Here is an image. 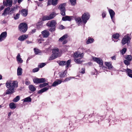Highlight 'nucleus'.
I'll return each instance as SVG.
<instances>
[{
	"label": "nucleus",
	"mask_w": 132,
	"mask_h": 132,
	"mask_svg": "<svg viewBox=\"0 0 132 132\" xmlns=\"http://www.w3.org/2000/svg\"><path fill=\"white\" fill-rule=\"evenodd\" d=\"M18 82L16 81H9L6 82V86L7 88L6 94H11L15 92V88L18 87Z\"/></svg>",
	"instance_id": "f257e3e1"
},
{
	"label": "nucleus",
	"mask_w": 132,
	"mask_h": 132,
	"mask_svg": "<svg viewBox=\"0 0 132 132\" xmlns=\"http://www.w3.org/2000/svg\"><path fill=\"white\" fill-rule=\"evenodd\" d=\"M28 28L27 24L24 23H21L19 26V30L21 32L24 33L27 30Z\"/></svg>",
	"instance_id": "f03ea898"
},
{
	"label": "nucleus",
	"mask_w": 132,
	"mask_h": 132,
	"mask_svg": "<svg viewBox=\"0 0 132 132\" xmlns=\"http://www.w3.org/2000/svg\"><path fill=\"white\" fill-rule=\"evenodd\" d=\"M66 5V3H63L61 4L58 7V9L60 10L61 14L63 16H64L65 15V6Z\"/></svg>",
	"instance_id": "7ed1b4c3"
},
{
	"label": "nucleus",
	"mask_w": 132,
	"mask_h": 132,
	"mask_svg": "<svg viewBox=\"0 0 132 132\" xmlns=\"http://www.w3.org/2000/svg\"><path fill=\"white\" fill-rule=\"evenodd\" d=\"M71 61V60H68L67 62L65 61H57V62L60 65L63 66L65 65L66 68L68 69L69 67H70L71 66L70 65Z\"/></svg>",
	"instance_id": "20e7f679"
},
{
	"label": "nucleus",
	"mask_w": 132,
	"mask_h": 132,
	"mask_svg": "<svg viewBox=\"0 0 132 132\" xmlns=\"http://www.w3.org/2000/svg\"><path fill=\"white\" fill-rule=\"evenodd\" d=\"M52 57L57 58L60 57L61 55V52L59 51V49L57 48H55L52 50Z\"/></svg>",
	"instance_id": "39448f33"
},
{
	"label": "nucleus",
	"mask_w": 132,
	"mask_h": 132,
	"mask_svg": "<svg viewBox=\"0 0 132 132\" xmlns=\"http://www.w3.org/2000/svg\"><path fill=\"white\" fill-rule=\"evenodd\" d=\"M90 17V15L89 13L86 12L84 13L81 16L82 22L85 24L89 19Z\"/></svg>",
	"instance_id": "423d86ee"
},
{
	"label": "nucleus",
	"mask_w": 132,
	"mask_h": 132,
	"mask_svg": "<svg viewBox=\"0 0 132 132\" xmlns=\"http://www.w3.org/2000/svg\"><path fill=\"white\" fill-rule=\"evenodd\" d=\"M130 38L129 37L128 35H127L124 36L123 38L121 43L122 44L124 45L126 43L128 44L130 40Z\"/></svg>",
	"instance_id": "0eeeda50"
},
{
	"label": "nucleus",
	"mask_w": 132,
	"mask_h": 132,
	"mask_svg": "<svg viewBox=\"0 0 132 132\" xmlns=\"http://www.w3.org/2000/svg\"><path fill=\"white\" fill-rule=\"evenodd\" d=\"M13 1L11 0H4L3 2V4L4 6L8 7H10L12 5Z\"/></svg>",
	"instance_id": "6e6552de"
},
{
	"label": "nucleus",
	"mask_w": 132,
	"mask_h": 132,
	"mask_svg": "<svg viewBox=\"0 0 132 132\" xmlns=\"http://www.w3.org/2000/svg\"><path fill=\"white\" fill-rule=\"evenodd\" d=\"M56 14L53 13L50 14L49 16H44L43 18V20H49L54 18L56 15Z\"/></svg>",
	"instance_id": "1a4fd4ad"
},
{
	"label": "nucleus",
	"mask_w": 132,
	"mask_h": 132,
	"mask_svg": "<svg viewBox=\"0 0 132 132\" xmlns=\"http://www.w3.org/2000/svg\"><path fill=\"white\" fill-rule=\"evenodd\" d=\"M67 37V35H64L59 39V41L60 42H63L62 44H65L67 42V41L65 40Z\"/></svg>",
	"instance_id": "9d476101"
},
{
	"label": "nucleus",
	"mask_w": 132,
	"mask_h": 132,
	"mask_svg": "<svg viewBox=\"0 0 132 132\" xmlns=\"http://www.w3.org/2000/svg\"><path fill=\"white\" fill-rule=\"evenodd\" d=\"M7 36V33L6 31L2 32L0 35V42L4 40L6 38Z\"/></svg>",
	"instance_id": "9b49d317"
},
{
	"label": "nucleus",
	"mask_w": 132,
	"mask_h": 132,
	"mask_svg": "<svg viewBox=\"0 0 132 132\" xmlns=\"http://www.w3.org/2000/svg\"><path fill=\"white\" fill-rule=\"evenodd\" d=\"M93 60L100 65H103V61L101 58H93Z\"/></svg>",
	"instance_id": "f8f14e48"
},
{
	"label": "nucleus",
	"mask_w": 132,
	"mask_h": 132,
	"mask_svg": "<svg viewBox=\"0 0 132 132\" xmlns=\"http://www.w3.org/2000/svg\"><path fill=\"white\" fill-rule=\"evenodd\" d=\"M58 0H48V5L52 4V5L55 6L57 4Z\"/></svg>",
	"instance_id": "ddd939ff"
},
{
	"label": "nucleus",
	"mask_w": 132,
	"mask_h": 132,
	"mask_svg": "<svg viewBox=\"0 0 132 132\" xmlns=\"http://www.w3.org/2000/svg\"><path fill=\"white\" fill-rule=\"evenodd\" d=\"M42 34L44 37L47 38L50 35V33L47 30H45L42 32Z\"/></svg>",
	"instance_id": "4468645a"
},
{
	"label": "nucleus",
	"mask_w": 132,
	"mask_h": 132,
	"mask_svg": "<svg viewBox=\"0 0 132 132\" xmlns=\"http://www.w3.org/2000/svg\"><path fill=\"white\" fill-rule=\"evenodd\" d=\"M73 54V57L75 58L82 57H83L84 55V54L83 53H80L77 52L74 53Z\"/></svg>",
	"instance_id": "2eb2a0df"
},
{
	"label": "nucleus",
	"mask_w": 132,
	"mask_h": 132,
	"mask_svg": "<svg viewBox=\"0 0 132 132\" xmlns=\"http://www.w3.org/2000/svg\"><path fill=\"white\" fill-rule=\"evenodd\" d=\"M56 24V21L55 20H53L50 22L47 23L46 25L47 26L50 27H54L55 26Z\"/></svg>",
	"instance_id": "dca6fc26"
},
{
	"label": "nucleus",
	"mask_w": 132,
	"mask_h": 132,
	"mask_svg": "<svg viewBox=\"0 0 132 132\" xmlns=\"http://www.w3.org/2000/svg\"><path fill=\"white\" fill-rule=\"evenodd\" d=\"M28 35H24L20 36L18 38L19 40L22 41L27 39L28 37Z\"/></svg>",
	"instance_id": "f3484780"
},
{
	"label": "nucleus",
	"mask_w": 132,
	"mask_h": 132,
	"mask_svg": "<svg viewBox=\"0 0 132 132\" xmlns=\"http://www.w3.org/2000/svg\"><path fill=\"white\" fill-rule=\"evenodd\" d=\"M105 65L107 66L109 69L110 70L113 67L111 63L110 62H106L105 63Z\"/></svg>",
	"instance_id": "a211bd4d"
},
{
	"label": "nucleus",
	"mask_w": 132,
	"mask_h": 132,
	"mask_svg": "<svg viewBox=\"0 0 132 132\" xmlns=\"http://www.w3.org/2000/svg\"><path fill=\"white\" fill-rule=\"evenodd\" d=\"M10 10V7H8L5 9L4 10L3 13L2 14V15L6 16L7 14H9V11Z\"/></svg>",
	"instance_id": "6ab92c4d"
},
{
	"label": "nucleus",
	"mask_w": 132,
	"mask_h": 132,
	"mask_svg": "<svg viewBox=\"0 0 132 132\" xmlns=\"http://www.w3.org/2000/svg\"><path fill=\"white\" fill-rule=\"evenodd\" d=\"M109 13L111 19L114 22L113 18L114 17L115 15L114 12L111 9L109 10Z\"/></svg>",
	"instance_id": "aec40b11"
},
{
	"label": "nucleus",
	"mask_w": 132,
	"mask_h": 132,
	"mask_svg": "<svg viewBox=\"0 0 132 132\" xmlns=\"http://www.w3.org/2000/svg\"><path fill=\"white\" fill-rule=\"evenodd\" d=\"M72 18L73 17L72 16H67L65 17H63L62 20L64 21H70L72 20Z\"/></svg>",
	"instance_id": "412c9836"
},
{
	"label": "nucleus",
	"mask_w": 132,
	"mask_h": 132,
	"mask_svg": "<svg viewBox=\"0 0 132 132\" xmlns=\"http://www.w3.org/2000/svg\"><path fill=\"white\" fill-rule=\"evenodd\" d=\"M62 82V80H60L59 79L57 80L56 81L54 82L52 86L54 87L56 86L57 85L61 84Z\"/></svg>",
	"instance_id": "4be33fe9"
},
{
	"label": "nucleus",
	"mask_w": 132,
	"mask_h": 132,
	"mask_svg": "<svg viewBox=\"0 0 132 132\" xmlns=\"http://www.w3.org/2000/svg\"><path fill=\"white\" fill-rule=\"evenodd\" d=\"M22 69L20 67H18L17 70V75L18 76L22 75Z\"/></svg>",
	"instance_id": "5701e85b"
},
{
	"label": "nucleus",
	"mask_w": 132,
	"mask_h": 132,
	"mask_svg": "<svg viewBox=\"0 0 132 132\" xmlns=\"http://www.w3.org/2000/svg\"><path fill=\"white\" fill-rule=\"evenodd\" d=\"M67 71L66 70L64 71V72H61L59 73V74L60 77L61 78H63L66 75L67 73Z\"/></svg>",
	"instance_id": "b1692460"
},
{
	"label": "nucleus",
	"mask_w": 132,
	"mask_h": 132,
	"mask_svg": "<svg viewBox=\"0 0 132 132\" xmlns=\"http://www.w3.org/2000/svg\"><path fill=\"white\" fill-rule=\"evenodd\" d=\"M21 15L24 16H26L28 14L27 11L24 9H22L21 11Z\"/></svg>",
	"instance_id": "393cba45"
},
{
	"label": "nucleus",
	"mask_w": 132,
	"mask_h": 132,
	"mask_svg": "<svg viewBox=\"0 0 132 132\" xmlns=\"http://www.w3.org/2000/svg\"><path fill=\"white\" fill-rule=\"evenodd\" d=\"M127 59V58H126ZM132 60V58H127V59L124 61V62L125 64L127 65H128L130 64V61Z\"/></svg>",
	"instance_id": "a878e982"
},
{
	"label": "nucleus",
	"mask_w": 132,
	"mask_h": 132,
	"mask_svg": "<svg viewBox=\"0 0 132 132\" xmlns=\"http://www.w3.org/2000/svg\"><path fill=\"white\" fill-rule=\"evenodd\" d=\"M75 20L77 22V24L79 25L80 24H81L82 22L81 19L80 17L76 18H75Z\"/></svg>",
	"instance_id": "bb28decb"
},
{
	"label": "nucleus",
	"mask_w": 132,
	"mask_h": 132,
	"mask_svg": "<svg viewBox=\"0 0 132 132\" xmlns=\"http://www.w3.org/2000/svg\"><path fill=\"white\" fill-rule=\"evenodd\" d=\"M9 106L10 108L12 109H14L16 107L15 104L13 102L10 103L9 104Z\"/></svg>",
	"instance_id": "cd10ccee"
},
{
	"label": "nucleus",
	"mask_w": 132,
	"mask_h": 132,
	"mask_svg": "<svg viewBox=\"0 0 132 132\" xmlns=\"http://www.w3.org/2000/svg\"><path fill=\"white\" fill-rule=\"evenodd\" d=\"M29 88L30 90L32 91H34L36 90V88L32 85H30L29 86Z\"/></svg>",
	"instance_id": "c85d7f7f"
},
{
	"label": "nucleus",
	"mask_w": 132,
	"mask_h": 132,
	"mask_svg": "<svg viewBox=\"0 0 132 132\" xmlns=\"http://www.w3.org/2000/svg\"><path fill=\"white\" fill-rule=\"evenodd\" d=\"M42 35H39L38 38V42L39 43H41L44 40V39L43 38L41 37Z\"/></svg>",
	"instance_id": "c756f323"
},
{
	"label": "nucleus",
	"mask_w": 132,
	"mask_h": 132,
	"mask_svg": "<svg viewBox=\"0 0 132 132\" xmlns=\"http://www.w3.org/2000/svg\"><path fill=\"white\" fill-rule=\"evenodd\" d=\"M48 85V83L44 82L43 84H40L39 86L40 88H42Z\"/></svg>",
	"instance_id": "7c9ffc66"
},
{
	"label": "nucleus",
	"mask_w": 132,
	"mask_h": 132,
	"mask_svg": "<svg viewBox=\"0 0 132 132\" xmlns=\"http://www.w3.org/2000/svg\"><path fill=\"white\" fill-rule=\"evenodd\" d=\"M20 99V96H17L13 99V101L14 102H16L18 101Z\"/></svg>",
	"instance_id": "2f4dec72"
},
{
	"label": "nucleus",
	"mask_w": 132,
	"mask_h": 132,
	"mask_svg": "<svg viewBox=\"0 0 132 132\" xmlns=\"http://www.w3.org/2000/svg\"><path fill=\"white\" fill-rule=\"evenodd\" d=\"M81 58H76L75 61L76 62L78 63H80L82 62V61L81 59Z\"/></svg>",
	"instance_id": "473e14b6"
},
{
	"label": "nucleus",
	"mask_w": 132,
	"mask_h": 132,
	"mask_svg": "<svg viewBox=\"0 0 132 132\" xmlns=\"http://www.w3.org/2000/svg\"><path fill=\"white\" fill-rule=\"evenodd\" d=\"M94 41V39L93 38H89L88 39L87 41L86 42L87 44H88L90 43H91Z\"/></svg>",
	"instance_id": "72a5a7b5"
},
{
	"label": "nucleus",
	"mask_w": 132,
	"mask_h": 132,
	"mask_svg": "<svg viewBox=\"0 0 132 132\" xmlns=\"http://www.w3.org/2000/svg\"><path fill=\"white\" fill-rule=\"evenodd\" d=\"M24 102H30L31 101V98L29 97H28L27 98H25L24 100Z\"/></svg>",
	"instance_id": "f704fd0d"
},
{
	"label": "nucleus",
	"mask_w": 132,
	"mask_h": 132,
	"mask_svg": "<svg viewBox=\"0 0 132 132\" xmlns=\"http://www.w3.org/2000/svg\"><path fill=\"white\" fill-rule=\"evenodd\" d=\"M39 83L44 82L46 81L45 78H39Z\"/></svg>",
	"instance_id": "c9c22d12"
},
{
	"label": "nucleus",
	"mask_w": 132,
	"mask_h": 132,
	"mask_svg": "<svg viewBox=\"0 0 132 132\" xmlns=\"http://www.w3.org/2000/svg\"><path fill=\"white\" fill-rule=\"evenodd\" d=\"M51 87V86H48L47 87H45L43 88H42V92H46L47 90H48L49 88L50 87Z\"/></svg>",
	"instance_id": "e433bc0d"
},
{
	"label": "nucleus",
	"mask_w": 132,
	"mask_h": 132,
	"mask_svg": "<svg viewBox=\"0 0 132 132\" xmlns=\"http://www.w3.org/2000/svg\"><path fill=\"white\" fill-rule=\"evenodd\" d=\"M46 65L45 63H42L39 64L38 66V67L39 68H41L44 67Z\"/></svg>",
	"instance_id": "4c0bfd02"
},
{
	"label": "nucleus",
	"mask_w": 132,
	"mask_h": 132,
	"mask_svg": "<svg viewBox=\"0 0 132 132\" xmlns=\"http://www.w3.org/2000/svg\"><path fill=\"white\" fill-rule=\"evenodd\" d=\"M34 51L35 54H38L39 53H40L41 52L38 49L36 48H34Z\"/></svg>",
	"instance_id": "58836bf2"
},
{
	"label": "nucleus",
	"mask_w": 132,
	"mask_h": 132,
	"mask_svg": "<svg viewBox=\"0 0 132 132\" xmlns=\"http://www.w3.org/2000/svg\"><path fill=\"white\" fill-rule=\"evenodd\" d=\"M39 78H36L34 79H33V81L35 83L38 84L39 83Z\"/></svg>",
	"instance_id": "ea45409f"
},
{
	"label": "nucleus",
	"mask_w": 132,
	"mask_h": 132,
	"mask_svg": "<svg viewBox=\"0 0 132 132\" xmlns=\"http://www.w3.org/2000/svg\"><path fill=\"white\" fill-rule=\"evenodd\" d=\"M119 37V35L118 34H113V38L117 39Z\"/></svg>",
	"instance_id": "a19ab883"
},
{
	"label": "nucleus",
	"mask_w": 132,
	"mask_h": 132,
	"mask_svg": "<svg viewBox=\"0 0 132 132\" xmlns=\"http://www.w3.org/2000/svg\"><path fill=\"white\" fill-rule=\"evenodd\" d=\"M71 5H75L76 2V0H70Z\"/></svg>",
	"instance_id": "79ce46f5"
},
{
	"label": "nucleus",
	"mask_w": 132,
	"mask_h": 132,
	"mask_svg": "<svg viewBox=\"0 0 132 132\" xmlns=\"http://www.w3.org/2000/svg\"><path fill=\"white\" fill-rule=\"evenodd\" d=\"M126 70L127 74L132 73V70L130 69L127 68Z\"/></svg>",
	"instance_id": "37998d69"
},
{
	"label": "nucleus",
	"mask_w": 132,
	"mask_h": 132,
	"mask_svg": "<svg viewBox=\"0 0 132 132\" xmlns=\"http://www.w3.org/2000/svg\"><path fill=\"white\" fill-rule=\"evenodd\" d=\"M126 48H124L121 51V53L122 54H124L126 52Z\"/></svg>",
	"instance_id": "c03bdc74"
},
{
	"label": "nucleus",
	"mask_w": 132,
	"mask_h": 132,
	"mask_svg": "<svg viewBox=\"0 0 132 132\" xmlns=\"http://www.w3.org/2000/svg\"><path fill=\"white\" fill-rule=\"evenodd\" d=\"M17 9V8L16 7H14L11 9V10L10 11V12L12 13L13 11H16Z\"/></svg>",
	"instance_id": "a18cd8bd"
},
{
	"label": "nucleus",
	"mask_w": 132,
	"mask_h": 132,
	"mask_svg": "<svg viewBox=\"0 0 132 132\" xmlns=\"http://www.w3.org/2000/svg\"><path fill=\"white\" fill-rule=\"evenodd\" d=\"M20 14L17 13L16 15L14 16V18L15 20L18 19L19 17Z\"/></svg>",
	"instance_id": "49530a36"
},
{
	"label": "nucleus",
	"mask_w": 132,
	"mask_h": 132,
	"mask_svg": "<svg viewBox=\"0 0 132 132\" xmlns=\"http://www.w3.org/2000/svg\"><path fill=\"white\" fill-rule=\"evenodd\" d=\"M39 70V68H35L33 69L32 70V71L33 72H36L38 71Z\"/></svg>",
	"instance_id": "de8ad7c7"
},
{
	"label": "nucleus",
	"mask_w": 132,
	"mask_h": 132,
	"mask_svg": "<svg viewBox=\"0 0 132 132\" xmlns=\"http://www.w3.org/2000/svg\"><path fill=\"white\" fill-rule=\"evenodd\" d=\"M80 72L82 73H84L85 72V69L84 68H82L81 70L80 71Z\"/></svg>",
	"instance_id": "09e8293b"
},
{
	"label": "nucleus",
	"mask_w": 132,
	"mask_h": 132,
	"mask_svg": "<svg viewBox=\"0 0 132 132\" xmlns=\"http://www.w3.org/2000/svg\"><path fill=\"white\" fill-rule=\"evenodd\" d=\"M17 60L18 63H22L23 62L22 58H17Z\"/></svg>",
	"instance_id": "8fccbe9b"
},
{
	"label": "nucleus",
	"mask_w": 132,
	"mask_h": 132,
	"mask_svg": "<svg viewBox=\"0 0 132 132\" xmlns=\"http://www.w3.org/2000/svg\"><path fill=\"white\" fill-rule=\"evenodd\" d=\"M102 15L103 18H104L105 16L106 15V13L105 12H103L102 13Z\"/></svg>",
	"instance_id": "3c124183"
},
{
	"label": "nucleus",
	"mask_w": 132,
	"mask_h": 132,
	"mask_svg": "<svg viewBox=\"0 0 132 132\" xmlns=\"http://www.w3.org/2000/svg\"><path fill=\"white\" fill-rule=\"evenodd\" d=\"M59 28L61 29H62L64 28V27L62 25H61L59 27Z\"/></svg>",
	"instance_id": "603ef678"
},
{
	"label": "nucleus",
	"mask_w": 132,
	"mask_h": 132,
	"mask_svg": "<svg viewBox=\"0 0 132 132\" xmlns=\"http://www.w3.org/2000/svg\"><path fill=\"white\" fill-rule=\"evenodd\" d=\"M102 69L104 70H105L106 71H107V68L104 66H103L102 67Z\"/></svg>",
	"instance_id": "864d4df0"
},
{
	"label": "nucleus",
	"mask_w": 132,
	"mask_h": 132,
	"mask_svg": "<svg viewBox=\"0 0 132 132\" xmlns=\"http://www.w3.org/2000/svg\"><path fill=\"white\" fill-rule=\"evenodd\" d=\"M30 84V83L29 81H27L25 82V84L27 85H28Z\"/></svg>",
	"instance_id": "5fc2aeb1"
},
{
	"label": "nucleus",
	"mask_w": 132,
	"mask_h": 132,
	"mask_svg": "<svg viewBox=\"0 0 132 132\" xmlns=\"http://www.w3.org/2000/svg\"><path fill=\"white\" fill-rule=\"evenodd\" d=\"M69 80L68 78H66L65 79L63 80V82H65L66 81H68Z\"/></svg>",
	"instance_id": "6e6d98bb"
},
{
	"label": "nucleus",
	"mask_w": 132,
	"mask_h": 132,
	"mask_svg": "<svg viewBox=\"0 0 132 132\" xmlns=\"http://www.w3.org/2000/svg\"><path fill=\"white\" fill-rule=\"evenodd\" d=\"M127 75L129 77L132 78V73L128 74Z\"/></svg>",
	"instance_id": "4d7b16f0"
},
{
	"label": "nucleus",
	"mask_w": 132,
	"mask_h": 132,
	"mask_svg": "<svg viewBox=\"0 0 132 132\" xmlns=\"http://www.w3.org/2000/svg\"><path fill=\"white\" fill-rule=\"evenodd\" d=\"M54 30V28H51L50 29V31L52 32H53Z\"/></svg>",
	"instance_id": "13d9d810"
},
{
	"label": "nucleus",
	"mask_w": 132,
	"mask_h": 132,
	"mask_svg": "<svg viewBox=\"0 0 132 132\" xmlns=\"http://www.w3.org/2000/svg\"><path fill=\"white\" fill-rule=\"evenodd\" d=\"M43 93V92H42V89L39 90L38 92V93L39 94H41Z\"/></svg>",
	"instance_id": "bf43d9fd"
},
{
	"label": "nucleus",
	"mask_w": 132,
	"mask_h": 132,
	"mask_svg": "<svg viewBox=\"0 0 132 132\" xmlns=\"http://www.w3.org/2000/svg\"><path fill=\"white\" fill-rule=\"evenodd\" d=\"M39 24H38L37 25V28L38 29V28H42V26L41 25H40L39 27L38 26V25Z\"/></svg>",
	"instance_id": "052dcab7"
},
{
	"label": "nucleus",
	"mask_w": 132,
	"mask_h": 132,
	"mask_svg": "<svg viewBox=\"0 0 132 132\" xmlns=\"http://www.w3.org/2000/svg\"><path fill=\"white\" fill-rule=\"evenodd\" d=\"M4 6H2L0 7V10H2L4 9Z\"/></svg>",
	"instance_id": "680f3d73"
},
{
	"label": "nucleus",
	"mask_w": 132,
	"mask_h": 132,
	"mask_svg": "<svg viewBox=\"0 0 132 132\" xmlns=\"http://www.w3.org/2000/svg\"><path fill=\"white\" fill-rule=\"evenodd\" d=\"M26 42L28 44H30L32 43L31 41L28 40Z\"/></svg>",
	"instance_id": "e2e57ef3"
},
{
	"label": "nucleus",
	"mask_w": 132,
	"mask_h": 132,
	"mask_svg": "<svg viewBox=\"0 0 132 132\" xmlns=\"http://www.w3.org/2000/svg\"><path fill=\"white\" fill-rule=\"evenodd\" d=\"M126 58H132V57L130 55H127Z\"/></svg>",
	"instance_id": "0e129e2a"
},
{
	"label": "nucleus",
	"mask_w": 132,
	"mask_h": 132,
	"mask_svg": "<svg viewBox=\"0 0 132 132\" xmlns=\"http://www.w3.org/2000/svg\"><path fill=\"white\" fill-rule=\"evenodd\" d=\"M21 57L20 55L19 54H18V55L16 57V58H20Z\"/></svg>",
	"instance_id": "69168bd1"
},
{
	"label": "nucleus",
	"mask_w": 132,
	"mask_h": 132,
	"mask_svg": "<svg viewBox=\"0 0 132 132\" xmlns=\"http://www.w3.org/2000/svg\"><path fill=\"white\" fill-rule=\"evenodd\" d=\"M74 78V77H70L68 78L69 80H70L72 78Z\"/></svg>",
	"instance_id": "338daca9"
},
{
	"label": "nucleus",
	"mask_w": 132,
	"mask_h": 132,
	"mask_svg": "<svg viewBox=\"0 0 132 132\" xmlns=\"http://www.w3.org/2000/svg\"><path fill=\"white\" fill-rule=\"evenodd\" d=\"M36 30L35 29H34L32 30V32L33 33H34L36 31Z\"/></svg>",
	"instance_id": "774afa93"
}]
</instances>
